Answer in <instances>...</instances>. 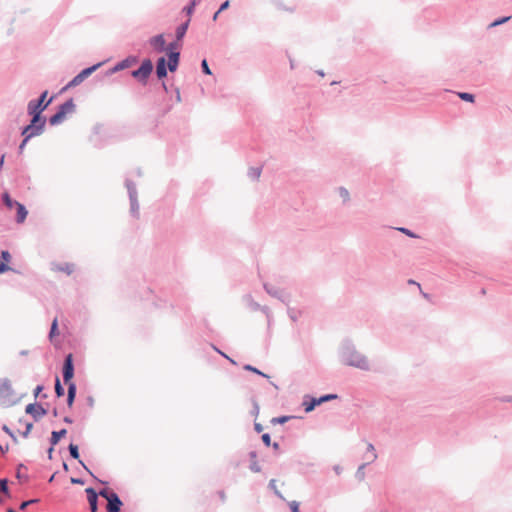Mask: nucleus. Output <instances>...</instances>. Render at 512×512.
I'll return each mask as SVG.
<instances>
[{
	"label": "nucleus",
	"mask_w": 512,
	"mask_h": 512,
	"mask_svg": "<svg viewBox=\"0 0 512 512\" xmlns=\"http://www.w3.org/2000/svg\"><path fill=\"white\" fill-rule=\"evenodd\" d=\"M168 68L166 66V57L161 56L156 61V76L159 80H164L168 74Z\"/></svg>",
	"instance_id": "nucleus-10"
},
{
	"label": "nucleus",
	"mask_w": 512,
	"mask_h": 512,
	"mask_svg": "<svg viewBox=\"0 0 512 512\" xmlns=\"http://www.w3.org/2000/svg\"><path fill=\"white\" fill-rule=\"evenodd\" d=\"M1 256H2L3 262L8 264V262L10 261V254H9V252L4 250V251H2Z\"/></svg>",
	"instance_id": "nucleus-38"
},
{
	"label": "nucleus",
	"mask_w": 512,
	"mask_h": 512,
	"mask_svg": "<svg viewBox=\"0 0 512 512\" xmlns=\"http://www.w3.org/2000/svg\"><path fill=\"white\" fill-rule=\"evenodd\" d=\"M107 512H119L122 502L119 499V497L114 494L113 496H110V498L107 500Z\"/></svg>",
	"instance_id": "nucleus-15"
},
{
	"label": "nucleus",
	"mask_w": 512,
	"mask_h": 512,
	"mask_svg": "<svg viewBox=\"0 0 512 512\" xmlns=\"http://www.w3.org/2000/svg\"><path fill=\"white\" fill-rule=\"evenodd\" d=\"M153 62L151 59H144L139 68L131 71V76L136 79L141 85L145 86L148 84L149 78L153 72Z\"/></svg>",
	"instance_id": "nucleus-3"
},
{
	"label": "nucleus",
	"mask_w": 512,
	"mask_h": 512,
	"mask_svg": "<svg viewBox=\"0 0 512 512\" xmlns=\"http://www.w3.org/2000/svg\"><path fill=\"white\" fill-rule=\"evenodd\" d=\"M37 500L36 499H32V500H28V501H24L22 502V504H20V508L22 510L26 509L31 503H34L36 502Z\"/></svg>",
	"instance_id": "nucleus-41"
},
{
	"label": "nucleus",
	"mask_w": 512,
	"mask_h": 512,
	"mask_svg": "<svg viewBox=\"0 0 512 512\" xmlns=\"http://www.w3.org/2000/svg\"><path fill=\"white\" fill-rule=\"evenodd\" d=\"M337 396L335 394H327L325 396H322L320 398H314L312 399L311 402L309 403H304V410L305 412H311L314 410V408L317 406V405H320L322 404L323 402L327 401V400H330V399H334L336 398Z\"/></svg>",
	"instance_id": "nucleus-11"
},
{
	"label": "nucleus",
	"mask_w": 512,
	"mask_h": 512,
	"mask_svg": "<svg viewBox=\"0 0 512 512\" xmlns=\"http://www.w3.org/2000/svg\"><path fill=\"white\" fill-rule=\"evenodd\" d=\"M16 221L17 223H23L28 215V211L23 204H16Z\"/></svg>",
	"instance_id": "nucleus-16"
},
{
	"label": "nucleus",
	"mask_w": 512,
	"mask_h": 512,
	"mask_svg": "<svg viewBox=\"0 0 512 512\" xmlns=\"http://www.w3.org/2000/svg\"><path fill=\"white\" fill-rule=\"evenodd\" d=\"M10 270V267L5 262L0 263V274Z\"/></svg>",
	"instance_id": "nucleus-43"
},
{
	"label": "nucleus",
	"mask_w": 512,
	"mask_h": 512,
	"mask_svg": "<svg viewBox=\"0 0 512 512\" xmlns=\"http://www.w3.org/2000/svg\"><path fill=\"white\" fill-rule=\"evenodd\" d=\"M72 484H83V481L81 479L71 478Z\"/></svg>",
	"instance_id": "nucleus-52"
},
{
	"label": "nucleus",
	"mask_w": 512,
	"mask_h": 512,
	"mask_svg": "<svg viewBox=\"0 0 512 512\" xmlns=\"http://www.w3.org/2000/svg\"><path fill=\"white\" fill-rule=\"evenodd\" d=\"M76 105L73 98H69L57 107V111L65 118L67 114L75 111Z\"/></svg>",
	"instance_id": "nucleus-13"
},
{
	"label": "nucleus",
	"mask_w": 512,
	"mask_h": 512,
	"mask_svg": "<svg viewBox=\"0 0 512 512\" xmlns=\"http://www.w3.org/2000/svg\"><path fill=\"white\" fill-rule=\"evenodd\" d=\"M198 4L195 2V0H190V2L188 3V5H186L184 8H183V12L187 15V16H191L194 11H195V7L197 6Z\"/></svg>",
	"instance_id": "nucleus-25"
},
{
	"label": "nucleus",
	"mask_w": 512,
	"mask_h": 512,
	"mask_svg": "<svg viewBox=\"0 0 512 512\" xmlns=\"http://www.w3.org/2000/svg\"><path fill=\"white\" fill-rule=\"evenodd\" d=\"M316 73L321 76V77H324L325 76V73L323 70H317Z\"/></svg>",
	"instance_id": "nucleus-55"
},
{
	"label": "nucleus",
	"mask_w": 512,
	"mask_h": 512,
	"mask_svg": "<svg viewBox=\"0 0 512 512\" xmlns=\"http://www.w3.org/2000/svg\"><path fill=\"white\" fill-rule=\"evenodd\" d=\"M340 196L343 198L344 201H347L349 199V191L344 188L339 189Z\"/></svg>",
	"instance_id": "nucleus-35"
},
{
	"label": "nucleus",
	"mask_w": 512,
	"mask_h": 512,
	"mask_svg": "<svg viewBox=\"0 0 512 512\" xmlns=\"http://www.w3.org/2000/svg\"><path fill=\"white\" fill-rule=\"evenodd\" d=\"M57 334V318H54L51 324L50 329V337H53Z\"/></svg>",
	"instance_id": "nucleus-29"
},
{
	"label": "nucleus",
	"mask_w": 512,
	"mask_h": 512,
	"mask_svg": "<svg viewBox=\"0 0 512 512\" xmlns=\"http://www.w3.org/2000/svg\"><path fill=\"white\" fill-rule=\"evenodd\" d=\"M262 441L266 446L270 445V436L269 434L265 433L262 435Z\"/></svg>",
	"instance_id": "nucleus-45"
},
{
	"label": "nucleus",
	"mask_w": 512,
	"mask_h": 512,
	"mask_svg": "<svg viewBox=\"0 0 512 512\" xmlns=\"http://www.w3.org/2000/svg\"><path fill=\"white\" fill-rule=\"evenodd\" d=\"M69 452L73 459H79V452L77 445L70 444L69 445Z\"/></svg>",
	"instance_id": "nucleus-27"
},
{
	"label": "nucleus",
	"mask_w": 512,
	"mask_h": 512,
	"mask_svg": "<svg viewBox=\"0 0 512 512\" xmlns=\"http://www.w3.org/2000/svg\"><path fill=\"white\" fill-rule=\"evenodd\" d=\"M201 1H202V0H195V2H196L197 4H200V2H201Z\"/></svg>",
	"instance_id": "nucleus-64"
},
{
	"label": "nucleus",
	"mask_w": 512,
	"mask_h": 512,
	"mask_svg": "<svg viewBox=\"0 0 512 512\" xmlns=\"http://www.w3.org/2000/svg\"><path fill=\"white\" fill-rule=\"evenodd\" d=\"M64 468L67 470L68 469V465L66 463H64Z\"/></svg>",
	"instance_id": "nucleus-63"
},
{
	"label": "nucleus",
	"mask_w": 512,
	"mask_h": 512,
	"mask_svg": "<svg viewBox=\"0 0 512 512\" xmlns=\"http://www.w3.org/2000/svg\"><path fill=\"white\" fill-rule=\"evenodd\" d=\"M289 419H290V417L283 416V417L272 419L271 423H273L274 425H275V423H286Z\"/></svg>",
	"instance_id": "nucleus-32"
},
{
	"label": "nucleus",
	"mask_w": 512,
	"mask_h": 512,
	"mask_svg": "<svg viewBox=\"0 0 512 512\" xmlns=\"http://www.w3.org/2000/svg\"><path fill=\"white\" fill-rule=\"evenodd\" d=\"M161 81H162V83H161L162 89L164 90L165 93H168L169 89H168L166 82L164 80H161Z\"/></svg>",
	"instance_id": "nucleus-50"
},
{
	"label": "nucleus",
	"mask_w": 512,
	"mask_h": 512,
	"mask_svg": "<svg viewBox=\"0 0 512 512\" xmlns=\"http://www.w3.org/2000/svg\"><path fill=\"white\" fill-rule=\"evenodd\" d=\"M174 91H175V101L177 103H180L182 101V99H181V94H180L179 88L175 87Z\"/></svg>",
	"instance_id": "nucleus-42"
},
{
	"label": "nucleus",
	"mask_w": 512,
	"mask_h": 512,
	"mask_svg": "<svg viewBox=\"0 0 512 512\" xmlns=\"http://www.w3.org/2000/svg\"><path fill=\"white\" fill-rule=\"evenodd\" d=\"M377 458V455L375 453V449L372 444L367 445V455L365 457V460L367 463L373 462Z\"/></svg>",
	"instance_id": "nucleus-22"
},
{
	"label": "nucleus",
	"mask_w": 512,
	"mask_h": 512,
	"mask_svg": "<svg viewBox=\"0 0 512 512\" xmlns=\"http://www.w3.org/2000/svg\"><path fill=\"white\" fill-rule=\"evenodd\" d=\"M255 429L260 432L262 430L261 424H255Z\"/></svg>",
	"instance_id": "nucleus-56"
},
{
	"label": "nucleus",
	"mask_w": 512,
	"mask_h": 512,
	"mask_svg": "<svg viewBox=\"0 0 512 512\" xmlns=\"http://www.w3.org/2000/svg\"><path fill=\"white\" fill-rule=\"evenodd\" d=\"M3 201H4L5 206L9 210L14 209L16 207V204H19V202L12 200L8 193L3 194Z\"/></svg>",
	"instance_id": "nucleus-23"
},
{
	"label": "nucleus",
	"mask_w": 512,
	"mask_h": 512,
	"mask_svg": "<svg viewBox=\"0 0 512 512\" xmlns=\"http://www.w3.org/2000/svg\"><path fill=\"white\" fill-rule=\"evenodd\" d=\"M399 230L403 233H405L406 235H408L409 237H415V235L413 233H411L409 230L405 229V228H399Z\"/></svg>",
	"instance_id": "nucleus-48"
},
{
	"label": "nucleus",
	"mask_w": 512,
	"mask_h": 512,
	"mask_svg": "<svg viewBox=\"0 0 512 512\" xmlns=\"http://www.w3.org/2000/svg\"><path fill=\"white\" fill-rule=\"evenodd\" d=\"M251 469H252L253 471H255V472H259V471H260V467H259V465H258L256 462H254V463L252 464Z\"/></svg>",
	"instance_id": "nucleus-49"
},
{
	"label": "nucleus",
	"mask_w": 512,
	"mask_h": 512,
	"mask_svg": "<svg viewBox=\"0 0 512 512\" xmlns=\"http://www.w3.org/2000/svg\"><path fill=\"white\" fill-rule=\"evenodd\" d=\"M52 451H53V448L51 447V448L49 449V451H48L49 458H51Z\"/></svg>",
	"instance_id": "nucleus-59"
},
{
	"label": "nucleus",
	"mask_w": 512,
	"mask_h": 512,
	"mask_svg": "<svg viewBox=\"0 0 512 512\" xmlns=\"http://www.w3.org/2000/svg\"><path fill=\"white\" fill-rule=\"evenodd\" d=\"M269 485L272 489H275V480H271Z\"/></svg>",
	"instance_id": "nucleus-57"
},
{
	"label": "nucleus",
	"mask_w": 512,
	"mask_h": 512,
	"mask_svg": "<svg viewBox=\"0 0 512 512\" xmlns=\"http://www.w3.org/2000/svg\"><path fill=\"white\" fill-rule=\"evenodd\" d=\"M103 62H98L92 66L86 67L81 70L76 76H74L62 89L61 93L80 85L85 79H87L90 75H92L99 67H101Z\"/></svg>",
	"instance_id": "nucleus-4"
},
{
	"label": "nucleus",
	"mask_w": 512,
	"mask_h": 512,
	"mask_svg": "<svg viewBox=\"0 0 512 512\" xmlns=\"http://www.w3.org/2000/svg\"><path fill=\"white\" fill-rule=\"evenodd\" d=\"M182 45V41L181 40H177L175 38L174 41L170 42L168 45H166V55H168V53H171V52H180L179 51V48L181 47Z\"/></svg>",
	"instance_id": "nucleus-20"
},
{
	"label": "nucleus",
	"mask_w": 512,
	"mask_h": 512,
	"mask_svg": "<svg viewBox=\"0 0 512 512\" xmlns=\"http://www.w3.org/2000/svg\"><path fill=\"white\" fill-rule=\"evenodd\" d=\"M55 96H51L46 103H40L36 99H32L27 104V114L43 115V112L51 105L54 101Z\"/></svg>",
	"instance_id": "nucleus-7"
},
{
	"label": "nucleus",
	"mask_w": 512,
	"mask_h": 512,
	"mask_svg": "<svg viewBox=\"0 0 512 512\" xmlns=\"http://www.w3.org/2000/svg\"><path fill=\"white\" fill-rule=\"evenodd\" d=\"M66 423H71V420L69 418H65Z\"/></svg>",
	"instance_id": "nucleus-61"
},
{
	"label": "nucleus",
	"mask_w": 512,
	"mask_h": 512,
	"mask_svg": "<svg viewBox=\"0 0 512 512\" xmlns=\"http://www.w3.org/2000/svg\"><path fill=\"white\" fill-rule=\"evenodd\" d=\"M31 119L28 125L22 129V136L24 137L18 149L20 152L24 149L26 143L34 136H39L43 133L47 118L44 115L28 114Z\"/></svg>",
	"instance_id": "nucleus-1"
},
{
	"label": "nucleus",
	"mask_w": 512,
	"mask_h": 512,
	"mask_svg": "<svg viewBox=\"0 0 512 512\" xmlns=\"http://www.w3.org/2000/svg\"><path fill=\"white\" fill-rule=\"evenodd\" d=\"M66 433H67L66 429H62L60 431H52L51 438H50L51 445L52 446L57 445L59 443V441L61 440V438L66 435Z\"/></svg>",
	"instance_id": "nucleus-19"
},
{
	"label": "nucleus",
	"mask_w": 512,
	"mask_h": 512,
	"mask_svg": "<svg viewBox=\"0 0 512 512\" xmlns=\"http://www.w3.org/2000/svg\"><path fill=\"white\" fill-rule=\"evenodd\" d=\"M261 174V168H253L250 172V175L253 179H258Z\"/></svg>",
	"instance_id": "nucleus-33"
},
{
	"label": "nucleus",
	"mask_w": 512,
	"mask_h": 512,
	"mask_svg": "<svg viewBox=\"0 0 512 512\" xmlns=\"http://www.w3.org/2000/svg\"><path fill=\"white\" fill-rule=\"evenodd\" d=\"M274 449H279V444L278 443H274Z\"/></svg>",
	"instance_id": "nucleus-60"
},
{
	"label": "nucleus",
	"mask_w": 512,
	"mask_h": 512,
	"mask_svg": "<svg viewBox=\"0 0 512 512\" xmlns=\"http://www.w3.org/2000/svg\"><path fill=\"white\" fill-rule=\"evenodd\" d=\"M7 153L3 150V148H0V160H5Z\"/></svg>",
	"instance_id": "nucleus-51"
},
{
	"label": "nucleus",
	"mask_w": 512,
	"mask_h": 512,
	"mask_svg": "<svg viewBox=\"0 0 512 512\" xmlns=\"http://www.w3.org/2000/svg\"><path fill=\"white\" fill-rule=\"evenodd\" d=\"M54 270H56L58 272H64V273L70 275L74 272L75 267L73 264L63 263V264H56L54 266Z\"/></svg>",
	"instance_id": "nucleus-18"
},
{
	"label": "nucleus",
	"mask_w": 512,
	"mask_h": 512,
	"mask_svg": "<svg viewBox=\"0 0 512 512\" xmlns=\"http://www.w3.org/2000/svg\"><path fill=\"white\" fill-rule=\"evenodd\" d=\"M138 62V57L135 55H129L123 60L117 62L113 67L109 68L105 72V76L109 77L115 73L128 69Z\"/></svg>",
	"instance_id": "nucleus-6"
},
{
	"label": "nucleus",
	"mask_w": 512,
	"mask_h": 512,
	"mask_svg": "<svg viewBox=\"0 0 512 512\" xmlns=\"http://www.w3.org/2000/svg\"><path fill=\"white\" fill-rule=\"evenodd\" d=\"M74 375V367H73V358L72 354H68L65 359L64 368H63V378L64 382L69 385L68 388V405L72 406L75 395H76V386L71 383V380Z\"/></svg>",
	"instance_id": "nucleus-2"
},
{
	"label": "nucleus",
	"mask_w": 512,
	"mask_h": 512,
	"mask_svg": "<svg viewBox=\"0 0 512 512\" xmlns=\"http://www.w3.org/2000/svg\"><path fill=\"white\" fill-rule=\"evenodd\" d=\"M275 5H276L277 9H279V10H286V11H290V12L293 11L292 8L285 7L284 4L280 1L275 2Z\"/></svg>",
	"instance_id": "nucleus-37"
},
{
	"label": "nucleus",
	"mask_w": 512,
	"mask_h": 512,
	"mask_svg": "<svg viewBox=\"0 0 512 512\" xmlns=\"http://www.w3.org/2000/svg\"><path fill=\"white\" fill-rule=\"evenodd\" d=\"M26 413L32 415L35 419H39L46 415V410L40 404L32 403L27 405Z\"/></svg>",
	"instance_id": "nucleus-12"
},
{
	"label": "nucleus",
	"mask_w": 512,
	"mask_h": 512,
	"mask_svg": "<svg viewBox=\"0 0 512 512\" xmlns=\"http://www.w3.org/2000/svg\"><path fill=\"white\" fill-rule=\"evenodd\" d=\"M220 13H218V10L214 13L212 19L213 21H216L218 19V16H219Z\"/></svg>",
	"instance_id": "nucleus-54"
},
{
	"label": "nucleus",
	"mask_w": 512,
	"mask_h": 512,
	"mask_svg": "<svg viewBox=\"0 0 512 512\" xmlns=\"http://www.w3.org/2000/svg\"><path fill=\"white\" fill-rule=\"evenodd\" d=\"M457 96L463 100V101H466V102H470V103H473L475 101V95L472 94V93H468V92H458L457 93Z\"/></svg>",
	"instance_id": "nucleus-26"
},
{
	"label": "nucleus",
	"mask_w": 512,
	"mask_h": 512,
	"mask_svg": "<svg viewBox=\"0 0 512 512\" xmlns=\"http://www.w3.org/2000/svg\"><path fill=\"white\" fill-rule=\"evenodd\" d=\"M48 90H44L43 92H41V94L39 95L38 98H36L37 101H40V103H46V101L48 100L47 99V96H48Z\"/></svg>",
	"instance_id": "nucleus-31"
},
{
	"label": "nucleus",
	"mask_w": 512,
	"mask_h": 512,
	"mask_svg": "<svg viewBox=\"0 0 512 512\" xmlns=\"http://www.w3.org/2000/svg\"><path fill=\"white\" fill-rule=\"evenodd\" d=\"M364 467H365V463L360 465V467L358 469V472H357V474L359 475L360 480H362L364 478Z\"/></svg>",
	"instance_id": "nucleus-46"
},
{
	"label": "nucleus",
	"mask_w": 512,
	"mask_h": 512,
	"mask_svg": "<svg viewBox=\"0 0 512 512\" xmlns=\"http://www.w3.org/2000/svg\"><path fill=\"white\" fill-rule=\"evenodd\" d=\"M201 69H202V72L206 75H212V71L210 70L209 68V65H208V62L206 59H203L201 61Z\"/></svg>",
	"instance_id": "nucleus-28"
},
{
	"label": "nucleus",
	"mask_w": 512,
	"mask_h": 512,
	"mask_svg": "<svg viewBox=\"0 0 512 512\" xmlns=\"http://www.w3.org/2000/svg\"><path fill=\"white\" fill-rule=\"evenodd\" d=\"M166 59V66L170 72H175L178 69L180 63V52L168 53Z\"/></svg>",
	"instance_id": "nucleus-9"
},
{
	"label": "nucleus",
	"mask_w": 512,
	"mask_h": 512,
	"mask_svg": "<svg viewBox=\"0 0 512 512\" xmlns=\"http://www.w3.org/2000/svg\"><path fill=\"white\" fill-rule=\"evenodd\" d=\"M336 84H338V82H337V81H332V82H331V85H336Z\"/></svg>",
	"instance_id": "nucleus-62"
},
{
	"label": "nucleus",
	"mask_w": 512,
	"mask_h": 512,
	"mask_svg": "<svg viewBox=\"0 0 512 512\" xmlns=\"http://www.w3.org/2000/svg\"><path fill=\"white\" fill-rule=\"evenodd\" d=\"M85 493L87 494V500L89 503L90 510L92 512H97L98 509V494L93 488H87L85 490Z\"/></svg>",
	"instance_id": "nucleus-14"
},
{
	"label": "nucleus",
	"mask_w": 512,
	"mask_h": 512,
	"mask_svg": "<svg viewBox=\"0 0 512 512\" xmlns=\"http://www.w3.org/2000/svg\"><path fill=\"white\" fill-rule=\"evenodd\" d=\"M0 490L4 493H8V486H7V480L0 479Z\"/></svg>",
	"instance_id": "nucleus-36"
},
{
	"label": "nucleus",
	"mask_w": 512,
	"mask_h": 512,
	"mask_svg": "<svg viewBox=\"0 0 512 512\" xmlns=\"http://www.w3.org/2000/svg\"><path fill=\"white\" fill-rule=\"evenodd\" d=\"M42 391V387L38 386L35 388V396H38V394Z\"/></svg>",
	"instance_id": "nucleus-53"
},
{
	"label": "nucleus",
	"mask_w": 512,
	"mask_h": 512,
	"mask_svg": "<svg viewBox=\"0 0 512 512\" xmlns=\"http://www.w3.org/2000/svg\"><path fill=\"white\" fill-rule=\"evenodd\" d=\"M15 393L8 379H0V403L10 406L14 403Z\"/></svg>",
	"instance_id": "nucleus-5"
},
{
	"label": "nucleus",
	"mask_w": 512,
	"mask_h": 512,
	"mask_svg": "<svg viewBox=\"0 0 512 512\" xmlns=\"http://www.w3.org/2000/svg\"><path fill=\"white\" fill-rule=\"evenodd\" d=\"M229 7H230V1L229 0L224 1L220 5V7L218 9V13H222L223 11L227 10Z\"/></svg>",
	"instance_id": "nucleus-34"
},
{
	"label": "nucleus",
	"mask_w": 512,
	"mask_h": 512,
	"mask_svg": "<svg viewBox=\"0 0 512 512\" xmlns=\"http://www.w3.org/2000/svg\"><path fill=\"white\" fill-rule=\"evenodd\" d=\"M150 45L156 52L162 53L166 50V41L163 34H158L149 39Z\"/></svg>",
	"instance_id": "nucleus-8"
},
{
	"label": "nucleus",
	"mask_w": 512,
	"mask_h": 512,
	"mask_svg": "<svg viewBox=\"0 0 512 512\" xmlns=\"http://www.w3.org/2000/svg\"><path fill=\"white\" fill-rule=\"evenodd\" d=\"M115 492H111L109 490H102L100 492V496L106 498L107 500L110 498V495H113Z\"/></svg>",
	"instance_id": "nucleus-40"
},
{
	"label": "nucleus",
	"mask_w": 512,
	"mask_h": 512,
	"mask_svg": "<svg viewBox=\"0 0 512 512\" xmlns=\"http://www.w3.org/2000/svg\"><path fill=\"white\" fill-rule=\"evenodd\" d=\"M290 67H291V69L295 68V64H294V61L292 59H290Z\"/></svg>",
	"instance_id": "nucleus-58"
},
{
	"label": "nucleus",
	"mask_w": 512,
	"mask_h": 512,
	"mask_svg": "<svg viewBox=\"0 0 512 512\" xmlns=\"http://www.w3.org/2000/svg\"><path fill=\"white\" fill-rule=\"evenodd\" d=\"M33 427V424L31 422H28L26 424V431L22 433L23 436H28V434L30 433L31 429Z\"/></svg>",
	"instance_id": "nucleus-47"
},
{
	"label": "nucleus",
	"mask_w": 512,
	"mask_h": 512,
	"mask_svg": "<svg viewBox=\"0 0 512 512\" xmlns=\"http://www.w3.org/2000/svg\"><path fill=\"white\" fill-rule=\"evenodd\" d=\"M64 119L65 118L58 111H56L55 114L49 117L48 121L50 125L55 126L62 123Z\"/></svg>",
	"instance_id": "nucleus-21"
},
{
	"label": "nucleus",
	"mask_w": 512,
	"mask_h": 512,
	"mask_svg": "<svg viewBox=\"0 0 512 512\" xmlns=\"http://www.w3.org/2000/svg\"><path fill=\"white\" fill-rule=\"evenodd\" d=\"M245 369H246V370H249V371H252V372H254V373H257V374H259V375H263V376H264V374H263V373H261L258 369H256L255 367H253V366H251V365H246V366H245Z\"/></svg>",
	"instance_id": "nucleus-44"
},
{
	"label": "nucleus",
	"mask_w": 512,
	"mask_h": 512,
	"mask_svg": "<svg viewBox=\"0 0 512 512\" xmlns=\"http://www.w3.org/2000/svg\"><path fill=\"white\" fill-rule=\"evenodd\" d=\"M290 508L292 512H299V503L296 501L290 502Z\"/></svg>",
	"instance_id": "nucleus-39"
},
{
	"label": "nucleus",
	"mask_w": 512,
	"mask_h": 512,
	"mask_svg": "<svg viewBox=\"0 0 512 512\" xmlns=\"http://www.w3.org/2000/svg\"><path fill=\"white\" fill-rule=\"evenodd\" d=\"M65 393L64 388L62 387L59 379H56V395L63 396Z\"/></svg>",
	"instance_id": "nucleus-30"
},
{
	"label": "nucleus",
	"mask_w": 512,
	"mask_h": 512,
	"mask_svg": "<svg viewBox=\"0 0 512 512\" xmlns=\"http://www.w3.org/2000/svg\"><path fill=\"white\" fill-rule=\"evenodd\" d=\"M189 24H190V19H187L185 22L181 23L177 29H176V33H175V38L177 40H183V38L185 37L186 33H187V30H188V27H189Z\"/></svg>",
	"instance_id": "nucleus-17"
},
{
	"label": "nucleus",
	"mask_w": 512,
	"mask_h": 512,
	"mask_svg": "<svg viewBox=\"0 0 512 512\" xmlns=\"http://www.w3.org/2000/svg\"><path fill=\"white\" fill-rule=\"evenodd\" d=\"M511 16H503L495 19L493 22H491L488 26V28H494L497 26H500L502 24L507 23L510 20Z\"/></svg>",
	"instance_id": "nucleus-24"
}]
</instances>
